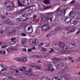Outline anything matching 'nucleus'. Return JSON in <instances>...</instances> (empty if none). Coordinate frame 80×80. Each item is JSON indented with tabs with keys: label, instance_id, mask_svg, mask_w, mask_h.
<instances>
[{
	"label": "nucleus",
	"instance_id": "nucleus-1",
	"mask_svg": "<svg viewBox=\"0 0 80 80\" xmlns=\"http://www.w3.org/2000/svg\"><path fill=\"white\" fill-rule=\"evenodd\" d=\"M52 46L53 48L56 50H60V47L62 50H64L65 47V43L62 42H61L59 44V46L57 44V42H53L52 43Z\"/></svg>",
	"mask_w": 80,
	"mask_h": 80
},
{
	"label": "nucleus",
	"instance_id": "nucleus-2",
	"mask_svg": "<svg viewBox=\"0 0 80 80\" xmlns=\"http://www.w3.org/2000/svg\"><path fill=\"white\" fill-rule=\"evenodd\" d=\"M56 11V15L58 17L60 16L62 14L63 15H64L65 14V12L66 11L65 10L62 9L61 11H60V8H58L57 10Z\"/></svg>",
	"mask_w": 80,
	"mask_h": 80
},
{
	"label": "nucleus",
	"instance_id": "nucleus-3",
	"mask_svg": "<svg viewBox=\"0 0 80 80\" xmlns=\"http://www.w3.org/2000/svg\"><path fill=\"white\" fill-rule=\"evenodd\" d=\"M78 20L79 22H80V16H79L77 17L76 20H75V18H72L71 19V23H72L74 25H77L78 23Z\"/></svg>",
	"mask_w": 80,
	"mask_h": 80
},
{
	"label": "nucleus",
	"instance_id": "nucleus-4",
	"mask_svg": "<svg viewBox=\"0 0 80 80\" xmlns=\"http://www.w3.org/2000/svg\"><path fill=\"white\" fill-rule=\"evenodd\" d=\"M14 60L16 61H18V62H22V63H25V62H27L28 59L27 57H23L21 58H14Z\"/></svg>",
	"mask_w": 80,
	"mask_h": 80
},
{
	"label": "nucleus",
	"instance_id": "nucleus-5",
	"mask_svg": "<svg viewBox=\"0 0 80 80\" xmlns=\"http://www.w3.org/2000/svg\"><path fill=\"white\" fill-rule=\"evenodd\" d=\"M22 27H24L25 29L24 30V31L26 33H32V30H33V29L32 28V31L31 32H29L28 30H30L31 29V27H29L28 28V29H26V28L27 27V23H23V24Z\"/></svg>",
	"mask_w": 80,
	"mask_h": 80
},
{
	"label": "nucleus",
	"instance_id": "nucleus-6",
	"mask_svg": "<svg viewBox=\"0 0 80 80\" xmlns=\"http://www.w3.org/2000/svg\"><path fill=\"white\" fill-rule=\"evenodd\" d=\"M50 29V27L48 26V24L45 23L43 26H42V28L41 30L42 31H47Z\"/></svg>",
	"mask_w": 80,
	"mask_h": 80
},
{
	"label": "nucleus",
	"instance_id": "nucleus-7",
	"mask_svg": "<svg viewBox=\"0 0 80 80\" xmlns=\"http://www.w3.org/2000/svg\"><path fill=\"white\" fill-rule=\"evenodd\" d=\"M48 68H45V70L46 71H50V70L51 72H53L55 70V69L54 68H52V64L51 63H49L47 65Z\"/></svg>",
	"mask_w": 80,
	"mask_h": 80
},
{
	"label": "nucleus",
	"instance_id": "nucleus-8",
	"mask_svg": "<svg viewBox=\"0 0 80 80\" xmlns=\"http://www.w3.org/2000/svg\"><path fill=\"white\" fill-rule=\"evenodd\" d=\"M29 43L30 45H35L38 43V40L37 39L35 40V41L31 40L29 42Z\"/></svg>",
	"mask_w": 80,
	"mask_h": 80
},
{
	"label": "nucleus",
	"instance_id": "nucleus-9",
	"mask_svg": "<svg viewBox=\"0 0 80 80\" xmlns=\"http://www.w3.org/2000/svg\"><path fill=\"white\" fill-rule=\"evenodd\" d=\"M27 17V14H23L22 16L20 17L21 19V22H23V21H25L27 19V18L26 17Z\"/></svg>",
	"mask_w": 80,
	"mask_h": 80
},
{
	"label": "nucleus",
	"instance_id": "nucleus-10",
	"mask_svg": "<svg viewBox=\"0 0 80 80\" xmlns=\"http://www.w3.org/2000/svg\"><path fill=\"white\" fill-rule=\"evenodd\" d=\"M32 69L31 68H29L28 71H25V74H26V75H32Z\"/></svg>",
	"mask_w": 80,
	"mask_h": 80
},
{
	"label": "nucleus",
	"instance_id": "nucleus-11",
	"mask_svg": "<svg viewBox=\"0 0 80 80\" xmlns=\"http://www.w3.org/2000/svg\"><path fill=\"white\" fill-rule=\"evenodd\" d=\"M64 20L66 23H68L70 22L71 23V19L69 17H64Z\"/></svg>",
	"mask_w": 80,
	"mask_h": 80
},
{
	"label": "nucleus",
	"instance_id": "nucleus-12",
	"mask_svg": "<svg viewBox=\"0 0 80 80\" xmlns=\"http://www.w3.org/2000/svg\"><path fill=\"white\" fill-rule=\"evenodd\" d=\"M7 51L8 52H14L17 50V48H13L11 47L10 48H9L6 49Z\"/></svg>",
	"mask_w": 80,
	"mask_h": 80
},
{
	"label": "nucleus",
	"instance_id": "nucleus-13",
	"mask_svg": "<svg viewBox=\"0 0 80 80\" xmlns=\"http://www.w3.org/2000/svg\"><path fill=\"white\" fill-rule=\"evenodd\" d=\"M63 77L66 79H70L71 78V76L68 73H65L63 75Z\"/></svg>",
	"mask_w": 80,
	"mask_h": 80
},
{
	"label": "nucleus",
	"instance_id": "nucleus-14",
	"mask_svg": "<svg viewBox=\"0 0 80 80\" xmlns=\"http://www.w3.org/2000/svg\"><path fill=\"white\" fill-rule=\"evenodd\" d=\"M62 77L61 75L58 76L57 77H53L52 78V80H61Z\"/></svg>",
	"mask_w": 80,
	"mask_h": 80
},
{
	"label": "nucleus",
	"instance_id": "nucleus-15",
	"mask_svg": "<svg viewBox=\"0 0 80 80\" xmlns=\"http://www.w3.org/2000/svg\"><path fill=\"white\" fill-rule=\"evenodd\" d=\"M14 30L13 31H12V33H13V34H14V33H15V32H17V28H18V24H15L14 25Z\"/></svg>",
	"mask_w": 80,
	"mask_h": 80
},
{
	"label": "nucleus",
	"instance_id": "nucleus-16",
	"mask_svg": "<svg viewBox=\"0 0 80 80\" xmlns=\"http://www.w3.org/2000/svg\"><path fill=\"white\" fill-rule=\"evenodd\" d=\"M5 23H7L8 25H13V22H11L10 20L8 19L6 20V21L5 22Z\"/></svg>",
	"mask_w": 80,
	"mask_h": 80
},
{
	"label": "nucleus",
	"instance_id": "nucleus-17",
	"mask_svg": "<svg viewBox=\"0 0 80 80\" xmlns=\"http://www.w3.org/2000/svg\"><path fill=\"white\" fill-rule=\"evenodd\" d=\"M69 15L70 17H74L75 16V12H73V11H72L71 12H70L69 14Z\"/></svg>",
	"mask_w": 80,
	"mask_h": 80
},
{
	"label": "nucleus",
	"instance_id": "nucleus-18",
	"mask_svg": "<svg viewBox=\"0 0 80 80\" xmlns=\"http://www.w3.org/2000/svg\"><path fill=\"white\" fill-rule=\"evenodd\" d=\"M3 69H2L1 71V72H0V75H8V74L7 72H4Z\"/></svg>",
	"mask_w": 80,
	"mask_h": 80
},
{
	"label": "nucleus",
	"instance_id": "nucleus-19",
	"mask_svg": "<svg viewBox=\"0 0 80 80\" xmlns=\"http://www.w3.org/2000/svg\"><path fill=\"white\" fill-rule=\"evenodd\" d=\"M59 65L61 66V67H64V65H65V64L63 63V62H61L58 65H57L56 66V67L58 68H59Z\"/></svg>",
	"mask_w": 80,
	"mask_h": 80
},
{
	"label": "nucleus",
	"instance_id": "nucleus-20",
	"mask_svg": "<svg viewBox=\"0 0 80 80\" xmlns=\"http://www.w3.org/2000/svg\"><path fill=\"white\" fill-rule=\"evenodd\" d=\"M46 20H50V22H52V20H53V17H49L47 16L46 17Z\"/></svg>",
	"mask_w": 80,
	"mask_h": 80
},
{
	"label": "nucleus",
	"instance_id": "nucleus-21",
	"mask_svg": "<svg viewBox=\"0 0 80 80\" xmlns=\"http://www.w3.org/2000/svg\"><path fill=\"white\" fill-rule=\"evenodd\" d=\"M71 52V51L70 50L65 51L64 52H62L61 53V54H67V53H70Z\"/></svg>",
	"mask_w": 80,
	"mask_h": 80
},
{
	"label": "nucleus",
	"instance_id": "nucleus-22",
	"mask_svg": "<svg viewBox=\"0 0 80 80\" xmlns=\"http://www.w3.org/2000/svg\"><path fill=\"white\" fill-rule=\"evenodd\" d=\"M32 57V58H34V59H36L37 58H39L40 56L37 55H32L31 56Z\"/></svg>",
	"mask_w": 80,
	"mask_h": 80
},
{
	"label": "nucleus",
	"instance_id": "nucleus-23",
	"mask_svg": "<svg viewBox=\"0 0 80 80\" xmlns=\"http://www.w3.org/2000/svg\"><path fill=\"white\" fill-rule=\"evenodd\" d=\"M41 20H43V21L47 20V17H45L44 15H42L41 17Z\"/></svg>",
	"mask_w": 80,
	"mask_h": 80
},
{
	"label": "nucleus",
	"instance_id": "nucleus-24",
	"mask_svg": "<svg viewBox=\"0 0 80 80\" xmlns=\"http://www.w3.org/2000/svg\"><path fill=\"white\" fill-rule=\"evenodd\" d=\"M27 39L25 38H23L21 40V43L22 44H25L26 43Z\"/></svg>",
	"mask_w": 80,
	"mask_h": 80
},
{
	"label": "nucleus",
	"instance_id": "nucleus-25",
	"mask_svg": "<svg viewBox=\"0 0 80 80\" xmlns=\"http://www.w3.org/2000/svg\"><path fill=\"white\" fill-rule=\"evenodd\" d=\"M43 2L46 5H48L50 3V1L49 0H45Z\"/></svg>",
	"mask_w": 80,
	"mask_h": 80
},
{
	"label": "nucleus",
	"instance_id": "nucleus-26",
	"mask_svg": "<svg viewBox=\"0 0 80 80\" xmlns=\"http://www.w3.org/2000/svg\"><path fill=\"white\" fill-rule=\"evenodd\" d=\"M63 72L64 73H67L68 72V68H65L64 69H62Z\"/></svg>",
	"mask_w": 80,
	"mask_h": 80
},
{
	"label": "nucleus",
	"instance_id": "nucleus-27",
	"mask_svg": "<svg viewBox=\"0 0 80 80\" xmlns=\"http://www.w3.org/2000/svg\"><path fill=\"white\" fill-rule=\"evenodd\" d=\"M41 80H50V79L48 78L47 77H44L42 78L41 79Z\"/></svg>",
	"mask_w": 80,
	"mask_h": 80
},
{
	"label": "nucleus",
	"instance_id": "nucleus-28",
	"mask_svg": "<svg viewBox=\"0 0 80 80\" xmlns=\"http://www.w3.org/2000/svg\"><path fill=\"white\" fill-rule=\"evenodd\" d=\"M60 30H61V28L59 26L56 28L55 30V31L57 32L58 31H59Z\"/></svg>",
	"mask_w": 80,
	"mask_h": 80
},
{
	"label": "nucleus",
	"instance_id": "nucleus-29",
	"mask_svg": "<svg viewBox=\"0 0 80 80\" xmlns=\"http://www.w3.org/2000/svg\"><path fill=\"white\" fill-rule=\"evenodd\" d=\"M70 26H68L67 27H65L64 28V30H70Z\"/></svg>",
	"mask_w": 80,
	"mask_h": 80
},
{
	"label": "nucleus",
	"instance_id": "nucleus-30",
	"mask_svg": "<svg viewBox=\"0 0 80 80\" xmlns=\"http://www.w3.org/2000/svg\"><path fill=\"white\" fill-rule=\"evenodd\" d=\"M8 3H10L11 4H12V2H10V1H6L5 2V4L6 5V4H8Z\"/></svg>",
	"mask_w": 80,
	"mask_h": 80
},
{
	"label": "nucleus",
	"instance_id": "nucleus-31",
	"mask_svg": "<svg viewBox=\"0 0 80 80\" xmlns=\"http://www.w3.org/2000/svg\"><path fill=\"white\" fill-rule=\"evenodd\" d=\"M0 53L1 55H3L4 54V55L6 54V52L5 51H3V52L2 51H0Z\"/></svg>",
	"mask_w": 80,
	"mask_h": 80
},
{
	"label": "nucleus",
	"instance_id": "nucleus-32",
	"mask_svg": "<svg viewBox=\"0 0 80 80\" xmlns=\"http://www.w3.org/2000/svg\"><path fill=\"white\" fill-rule=\"evenodd\" d=\"M8 36H12L13 35V34L12 32H9L8 33Z\"/></svg>",
	"mask_w": 80,
	"mask_h": 80
},
{
	"label": "nucleus",
	"instance_id": "nucleus-33",
	"mask_svg": "<svg viewBox=\"0 0 80 80\" xmlns=\"http://www.w3.org/2000/svg\"><path fill=\"white\" fill-rule=\"evenodd\" d=\"M41 51L42 52H45L47 51V49L43 48L42 49Z\"/></svg>",
	"mask_w": 80,
	"mask_h": 80
},
{
	"label": "nucleus",
	"instance_id": "nucleus-34",
	"mask_svg": "<svg viewBox=\"0 0 80 80\" xmlns=\"http://www.w3.org/2000/svg\"><path fill=\"white\" fill-rule=\"evenodd\" d=\"M58 73L59 74L64 73V72H63V69L59 70L58 72Z\"/></svg>",
	"mask_w": 80,
	"mask_h": 80
},
{
	"label": "nucleus",
	"instance_id": "nucleus-35",
	"mask_svg": "<svg viewBox=\"0 0 80 80\" xmlns=\"http://www.w3.org/2000/svg\"><path fill=\"white\" fill-rule=\"evenodd\" d=\"M50 34L51 36L53 35H55V32L53 31H51L50 33Z\"/></svg>",
	"mask_w": 80,
	"mask_h": 80
},
{
	"label": "nucleus",
	"instance_id": "nucleus-36",
	"mask_svg": "<svg viewBox=\"0 0 80 80\" xmlns=\"http://www.w3.org/2000/svg\"><path fill=\"white\" fill-rule=\"evenodd\" d=\"M18 5L19 6H20V7H23V6L22 4L20 3V1H18Z\"/></svg>",
	"mask_w": 80,
	"mask_h": 80
},
{
	"label": "nucleus",
	"instance_id": "nucleus-37",
	"mask_svg": "<svg viewBox=\"0 0 80 80\" xmlns=\"http://www.w3.org/2000/svg\"><path fill=\"white\" fill-rule=\"evenodd\" d=\"M43 43H41L38 45V47L39 48H41L42 47V45H43Z\"/></svg>",
	"mask_w": 80,
	"mask_h": 80
},
{
	"label": "nucleus",
	"instance_id": "nucleus-38",
	"mask_svg": "<svg viewBox=\"0 0 80 80\" xmlns=\"http://www.w3.org/2000/svg\"><path fill=\"white\" fill-rule=\"evenodd\" d=\"M30 78H35V76L34 75H32L29 76Z\"/></svg>",
	"mask_w": 80,
	"mask_h": 80
},
{
	"label": "nucleus",
	"instance_id": "nucleus-39",
	"mask_svg": "<svg viewBox=\"0 0 80 80\" xmlns=\"http://www.w3.org/2000/svg\"><path fill=\"white\" fill-rule=\"evenodd\" d=\"M36 33L38 34H39L40 33V29H37L36 31Z\"/></svg>",
	"mask_w": 80,
	"mask_h": 80
},
{
	"label": "nucleus",
	"instance_id": "nucleus-40",
	"mask_svg": "<svg viewBox=\"0 0 80 80\" xmlns=\"http://www.w3.org/2000/svg\"><path fill=\"white\" fill-rule=\"evenodd\" d=\"M17 20L18 22H20V21L22 22V19H21V18L20 17H19V18H17Z\"/></svg>",
	"mask_w": 80,
	"mask_h": 80
},
{
	"label": "nucleus",
	"instance_id": "nucleus-41",
	"mask_svg": "<svg viewBox=\"0 0 80 80\" xmlns=\"http://www.w3.org/2000/svg\"><path fill=\"white\" fill-rule=\"evenodd\" d=\"M61 60H62L61 58H59L57 57L56 61H57V62H60V61H61Z\"/></svg>",
	"mask_w": 80,
	"mask_h": 80
},
{
	"label": "nucleus",
	"instance_id": "nucleus-42",
	"mask_svg": "<svg viewBox=\"0 0 80 80\" xmlns=\"http://www.w3.org/2000/svg\"><path fill=\"white\" fill-rule=\"evenodd\" d=\"M29 8V7H27L25 8H24L23 9H22L21 10V12H23V11H25V10H26L27 9H28Z\"/></svg>",
	"mask_w": 80,
	"mask_h": 80
},
{
	"label": "nucleus",
	"instance_id": "nucleus-43",
	"mask_svg": "<svg viewBox=\"0 0 80 80\" xmlns=\"http://www.w3.org/2000/svg\"><path fill=\"white\" fill-rule=\"evenodd\" d=\"M30 11L29 10H27L25 12L24 14H30Z\"/></svg>",
	"mask_w": 80,
	"mask_h": 80
},
{
	"label": "nucleus",
	"instance_id": "nucleus-44",
	"mask_svg": "<svg viewBox=\"0 0 80 80\" xmlns=\"http://www.w3.org/2000/svg\"><path fill=\"white\" fill-rule=\"evenodd\" d=\"M28 1V0H23L22 2V3H25V4H27Z\"/></svg>",
	"mask_w": 80,
	"mask_h": 80
},
{
	"label": "nucleus",
	"instance_id": "nucleus-45",
	"mask_svg": "<svg viewBox=\"0 0 80 80\" xmlns=\"http://www.w3.org/2000/svg\"><path fill=\"white\" fill-rule=\"evenodd\" d=\"M7 8H9V10H10V11H12V10L11 9V8H12V6H7Z\"/></svg>",
	"mask_w": 80,
	"mask_h": 80
},
{
	"label": "nucleus",
	"instance_id": "nucleus-46",
	"mask_svg": "<svg viewBox=\"0 0 80 80\" xmlns=\"http://www.w3.org/2000/svg\"><path fill=\"white\" fill-rule=\"evenodd\" d=\"M41 23V21H38L36 22L35 24L36 25H39V24H40Z\"/></svg>",
	"mask_w": 80,
	"mask_h": 80
},
{
	"label": "nucleus",
	"instance_id": "nucleus-47",
	"mask_svg": "<svg viewBox=\"0 0 80 80\" xmlns=\"http://www.w3.org/2000/svg\"><path fill=\"white\" fill-rule=\"evenodd\" d=\"M75 9H76L77 10H80V6H77L75 8Z\"/></svg>",
	"mask_w": 80,
	"mask_h": 80
},
{
	"label": "nucleus",
	"instance_id": "nucleus-48",
	"mask_svg": "<svg viewBox=\"0 0 80 80\" xmlns=\"http://www.w3.org/2000/svg\"><path fill=\"white\" fill-rule=\"evenodd\" d=\"M35 64L34 63H32L30 65V67H35Z\"/></svg>",
	"mask_w": 80,
	"mask_h": 80
},
{
	"label": "nucleus",
	"instance_id": "nucleus-49",
	"mask_svg": "<svg viewBox=\"0 0 80 80\" xmlns=\"http://www.w3.org/2000/svg\"><path fill=\"white\" fill-rule=\"evenodd\" d=\"M21 35L23 36V37H26V36H27L26 34L24 33H22Z\"/></svg>",
	"mask_w": 80,
	"mask_h": 80
},
{
	"label": "nucleus",
	"instance_id": "nucleus-50",
	"mask_svg": "<svg viewBox=\"0 0 80 80\" xmlns=\"http://www.w3.org/2000/svg\"><path fill=\"white\" fill-rule=\"evenodd\" d=\"M80 33V28H79L78 29V31L76 33V35H78L79 33Z\"/></svg>",
	"mask_w": 80,
	"mask_h": 80
},
{
	"label": "nucleus",
	"instance_id": "nucleus-51",
	"mask_svg": "<svg viewBox=\"0 0 80 80\" xmlns=\"http://www.w3.org/2000/svg\"><path fill=\"white\" fill-rule=\"evenodd\" d=\"M16 43V42L14 41H12V42H10V44L13 45V44H14V43Z\"/></svg>",
	"mask_w": 80,
	"mask_h": 80
},
{
	"label": "nucleus",
	"instance_id": "nucleus-52",
	"mask_svg": "<svg viewBox=\"0 0 80 80\" xmlns=\"http://www.w3.org/2000/svg\"><path fill=\"white\" fill-rule=\"evenodd\" d=\"M68 48H69V46H65V47L64 48V49H65V50H68Z\"/></svg>",
	"mask_w": 80,
	"mask_h": 80
},
{
	"label": "nucleus",
	"instance_id": "nucleus-53",
	"mask_svg": "<svg viewBox=\"0 0 80 80\" xmlns=\"http://www.w3.org/2000/svg\"><path fill=\"white\" fill-rule=\"evenodd\" d=\"M51 6H47L45 8V9L46 10H48V9H49V8H51Z\"/></svg>",
	"mask_w": 80,
	"mask_h": 80
},
{
	"label": "nucleus",
	"instance_id": "nucleus-54",
	"mask_svg": "<svg viewBox=\"0 0 80 80\" xmlns=\"http://www.w3.org/2000/svg\"><path fill=\"white\" fill-rule=\"evenodd\" d=\"M20 77H25V75L22 74H20L19 75Z\"/></svg>",
	"mask_w": 80,
	"mask_h": 80
},
{
	"label": "nucleus",
	"instance_id": "nucleus-55",
	"mask_svg": "<svg viewBox=\"0 0 80 80\" xmlns=\"http://www.w3.org/2000/svg\"><path fill=\"white\" fill-rule=\"evenodd\" d=\"M75 1H72L70 2V3H71L72 4H73V5L75 4Z\"/></svg>",
	"mask_w": 80,
	"mask_h": 80
},
{
	"label": "nucleus",
	"instance_id": "nucleus-56",
	"mask_svg": "<svg viewBox=\"0 0 80 80\" xmlns=\"http://www.w3.org/2000/svg\"><path fill=\"white\" fill-rule=\"evenodd\" d=\"M56 11H54V12H51L52 15H55V13H56Z\"/></svg>",
	"mask_w": 80,
	"mask_h": 80
},
{
	"label": "nucleus",
	"instance_id": "nucleus-57",
	"mask_svg": "<svg viewBox=\"0 0 80 80\" xmlns=\"http://www.w3.org/2000/svg\"><path fill=\"white\" fill-rule=\"evenodd\" d=\"M75 30V28H73L72 29L71 31H70V33H72V32H74Z\"/></svg>",
	"mask_w": 80,
	"mask_h": 80
},
{
	"label": "nucleus",
	"instance_id": "nucleus-58",
	"mask_svg": "<svg viewBox=\"0 0 80 80\" xmlns=\"http://www.w3.org/2000/svg\"><path fill=\"white\" fill-rule=\"evenodd\" d=\"M34 78H37L39 77V76H38V75H37V74L34 75Z\"/></svg>",
	"mask_w": 80,
	"mask_h": 80
},
{
	"label": "nucleus",
	"instance_id": "nucleus-59",
	"mask_svg": "<svg viewBox=\"0 0 80 80\" xmlns=\"http://www.w3.org/2000/svg\"><path fill=\"white\" fill-rule=\"evenodd\" d=\"M16 38H17L16 37L14 38H12L11 39V40L12 41H13V40H16Z\"/></svg>",
	"mask_w": 80,
	"mask_h": 80
},
{
	"label": "nucleus",
	"instance_id": "nucleus-60",
	"mask_svg": "<svg viewBox=\"0 0 80 80\" xmlns=\"http://www.w3.org/2000/svg\"><path fill=\"white\" fill-rule=\"evenodd\" d=\"M8 45H5V46H2V47H1V48H6V47H8Z\"/></svg>",
	"mask_w": 80,
	"mask_h": 80
},
{
	"label": "nucleus",
	"instance_id": "nucleus-61",
	"mask_svg": "<svg viewBox=\"0 0 80 80\" xmlns=\"http://www.w3.org/2000/svg\"><path fill=\"white\" fill-rule=\"evenodd\" d=\"M32 49H28V52H32Z\"/></svg>",
	"mask_w": 80,
	"mask_h": 80
},
{
	"label": "nucleus",
	"instance_id": "nucleus-62",
	"mask_svg": "<svg viewBox=\"0 0 80 80\" xmlns=\"http://www.w3.org/2000/svg\"><path fill=\"white\" fill-rule=\"evenodd\" d=\"M52 60H53V61H57V57L52 58Z\"/></svg>",
	"mask_w": 80,
	"mask_h": 80
},
{
	"label": "nucleus",
	"instance_id": "nucleus-63",
	"mask_svg": "<svg viewBox=\"0 0 80 80\" xmlns=\"http://www.w3.org/2000/svg\"><path fill=\"white\" fill-rule=\"evenodd\" d=\"M22 51L24 52H27V49H25V48H24L22 49Z\"/></svg>",
	"mask_w": 80,
	"mask_h": 80
},
{
	"label": "nucleus",
	"instance_id": "nucleus-64",
	"mask_svg": "<svg viewBox=\"0 0 80 80\" xmlns=\"http://www.w3.org/2000/svg\"><path fill=\"white\" fill-rule=\"evenodd\" d=\"M36 68L38 69H40L41 67L40 66H37L36 67Z\"/></svg>",
	"mask_w": 80,
	"mask_h": 80
}]
</instances>
